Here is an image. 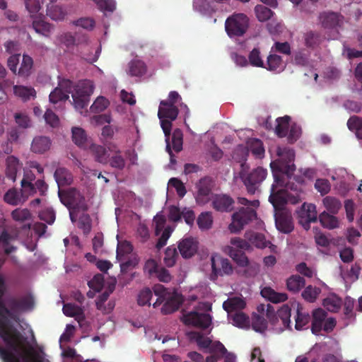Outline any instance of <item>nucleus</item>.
Returning a JSON list of instances; mask_svg holds the SVG:
<instances>
[{
  "label": "nucleus",
  "mask_w": 362,
  "mask_h": 362,
  "mask_svg": "<svg viewBox=\"0 0 362 362\" xmlns=\"http://www.w3.org/2000/svg\"><path fill=\"white\" fill-rule=\"evenodd\" d=\"M109 105V101L103 96L98 97L90 107V110L94 113L104 111Z\"/></svg>",
  "instance_id": "4d7b16f0"
},
{
  "label": "nucleus",
  "mask_w": 362,
  "mask_h": 362,
  "mask_svg": "<svg viewBox=\"0 0 362 362\" xmlns=\"http://www.w3.org/2000/svg\"><path fill=\"white\" fill-rule=\"evenodd\" d=\"M298 222L305 229L310 228V223L317 221V213L313 204L304 203L297 211Z\"/></svg>",
  "instance_id": "2eb2a0df"
},
{
  "label": "nucleus",
  "mask_w": 362,
  "mask_h": 362,
  "mask_svg": "<svg viewBox=\"0 0 362 362\" xmlns=\"http://www.w3.org/2000/svg\"><path fill=\"white\" fill-rule=\"evenodd\" d=\"M88 147L94 156L96 161L100 163H106L107 162L108 155L104 147L94 144H90Z\"/></svg>",
  "instance_id": "58836bf2"
},
{
  "label": "nucleus",
  "mask_w": 362,
  "mask_h": 362,
  "mask_svg": "<svg viewBox=\"0 0 362 362\" xmlns=\"http://www.w3.org/2000/svg\"><path fill=\"white\" fill-rule=\"evenodd\" d=\"M63 313L66 316L74 317L78 322H82L85 319L83 308L72 303L64 305Z\"/></svg>",
  "instance_id": "c85d7f7f"
},
{
  "label": "nucleus",
  "mask_w": 362,
  "mask_h": 362,
  "mask_svg": "<svg viewBox=\"0 0 362 362\" xmlns=\"http://www.w3.org/2000/svg\"><path fill=\"white\" fill-rule=\"evenodd\" d=\"M153 291L158 298L153 304V306L156 308L162 303H164L161 308V313L163 314H170L178 309L181 303V298L177 293L171 292L160 284L155 285Z\"/></svg>",
  "instance_id": "423d86ee"
},
{
  "label": "nucleus",
  "mask_w": 362,
  "mask_h": 362,
  "mask_svg": "<svg viewBox=\"0 0 362 362\" xmlns=\"http://www.w3.org/2000/svg\"><path fill=\"white\" fill-rule=\"evenodd\" d=\"M35 180V175L31 172L25 173L24 177L21 180V187L23 188V192H28L33 194L35 192L34 185L32 181Z\"/></svg>",
  "instance_id": "8fccbe9b"
},
{
  "label": "nucleus",
  "mask_w": 362,
  "mask_h": 362,
  "mask_svg": "<svg viewBox=\"0 0 362 362\" xmlns=\"http://www.w3.org/2000/svg\"><path fill=\"white\" fill-rule=\"evenodd\" d=\"M249 60L251 65L254 66L262 67L264 65L263 61L260 57V52L258 49H253L250 55Z\"/></svg>",
  "instance_id": "774afa93"
},
{
  "label": "nucleus",
  "mask_w": 362,
  "mask_h": 362,
  "mask_svg": "<svg viewBox=\"0 0 362 362\" xmlns=\"http://www.w3.org/2000/svg\"><path fill=\"white\" fill-rule=\"evenodd\" d=\"M212 206L219 211H228L232 210L233 201L226 195H215L212 199Z\"/></svg>",
  "instance_id": "5701e85b"
},
{
  "label": "nucleus",
  "mask_w": 362,
  "mask_h": 362,
  "mask_svg": "<svg viewBox=\"0 0 362 362\" xmlns=\"http://www.w3.org/2000/svg\"><path fill=\"white\" fill-rule=\"evenodd\" d=\"M245 306V300L240 297L230 298L223 303V307L228 313V315H231L236 312H240Z\"/></svg>",
  "instance_id": "393cba45"
},
{
  "label": "nucleus",
  "mask_w": 362,
  "mask_h": 362,
  "mask_svg": "<svg viewBox=\"0 0 362 362\" xmlns=\"http://www.w3.org/2000/svg\"><path fill=\"white\" fill-rule=\"evenodd\" d=\"M30 195L28 192H23V188L21 192L11 189L5 194L4 200L11 205H18L24 203Z\"/></svg>",
  "instance_id": "4be33fe9"
},
{
  "label": "nucleus",
  "mask_w": 362,
  "mask_h": 362,
  "mask_svg": "<svg viewBox=\"0 0 362 362\" xmlns=\"http://www.w3.org/2000/svg\"><path fill=\"white\" fill-rule=\"evenodd\" d=\"M72 140L75 144L82 148H87L90 144L85 131L80 127L72 128Z\"/></svg>",
  "instance_id": "473e14b6"
},
{
  "label": "nucleus",
  "mask_w": 362,
  "mask_h": 362,
  "mask_svg": "<svg viewBox=\"0 0 362 362\" xmlns=\"http://www.w3.org/2000/svg\"><path fill=\"white\" fill-rule=\"evenodd\" d=\"M319 220L324 228L329 230L338 228L339 225L338 218L326 211L319 215Z\"/></svg>",
  "instance_id": "2f4dec72"
},
{
  "label": "nucleus",
  "mask_w": 362,
  "mask_h": 362,
  "mask_svg": "<svg viewBox=\"0 0 362 362\" xmlns=\"http://www.w3.org/2000/svg\"><path fill=\"white\" fill-rule=\"evenodd\" d=\"M114 287L110 288L109 291H106L103 293L96 300V307L97 309L101 311L103 313H109L111 312L114 307L115 303L112 301H109L107 304L105 302L107 301L110 294L112 292Z\"/></svg>",
  "instance_id": "b1692460"
},
{
  "label": "nucleus",
  "mask_w": 362,
  "mask_h": 362,
  "mask_svg": "<svg viewBox=\"0 0 362 362\" xmlns=\"http://www.w3.org/2000/svg\"><path fill=\"white\" fill-rule=\"evenodd\" d=\"M177 250L174 246L168 247L165 252L163 259L164 263L167 267H173L175 265L177 258Z\"/></svg>",
  "instance_id": "6e6d98bb"
},
{
  "label": "nucleus",
  "mask_w": 362,
  "mask_h": 362,
  "mask_svg": "<svg viewBox=\"0 0 362 362\" xmlns=\"http://www.w3.org/2000/svg\"><path fill=\"white\" fill-rule=\"evenodd\" d=\"M305 280L303 277L298 275H293L287 279V288L293 293L298 292L304 286Z\"/></svg>",
  "instance_id": "a19ab883"
},
{
  "label": "nucleus",
  "mask_w": 362,
  "mask_h": 362,
  "mask_svg": "<svg viewBox=\"0 0 362 362\" xmlns=\"http://www.w3.org/2000/svg\"><path fill=\"white\" fill-rule=\"evenodd\" d=\"M252 327L256 332H263L267 329V322L262 316L255 315L252 317Z\"/></svg>",
  "instance_id": "bf43d9fd"
},
{
  "label": "nucleus",
  "mask_w": 362,
  "mask_h": 362,
  "mask_svg": "<svg viewBox=\"0 0 362 362\" xmlns=\"http://www.w3.org/2000/svg\"><path fill=\"white\" fill-rule=\"evenodd\" d=\"M104 284V277L103 274H98L93 276V278L88 281L89 287L97 291H100Z\"/></svg>",
  "instance_id": "0e129e2a"
},
{
  "label": "nucleus",
  "mask_w": 362,
  "mask_h": 362,
  "mask_svg": "<svg viewBox=\"0 0 362 362\" xmlns=\"http://www.w3.org/2000/svg\"><path fill=\"white\" fill-rule=\"evenodd\" d=\"M342 304L341 299L334 294L328 296L323 300L324 307L330 312H337Z\"/></svg>",
  "instance_id": "ea45409f"
},
{
  "label": "nucleus",
  "mask_w": 362,
  "mask_h": 362,
  "mask_svg": "<svg viewBox=\"0 0 362 362\" xmlns=\"http://www.w3.org/2000/svg\"><path fill=\"white\" fill-rule=\"evenodd\" d=\"M321 289L315 286H308L302 293V297L309 303H313L317 298Z\"/></svg>",
  "instance_id": "3c124183"
},
{
  "label": "nucleus",
  "mask_w": 362,
  "mask_h": 362,
  "mask_svg": "<svg viewBox=\"0 0 362 362\" xmlns=\"http://www.w3.org/2000/svg\"><path fill=\"white\" fill-rule=\"evenodd\" d=\"M178 112V108L175 105L170 104L165 100L160 101L158 117L160 119V126L164 132L166 142L170 139L172 122L177 119Z\"/></svg>",
  "instance_id": "1a4fd4ad"
},
{
  "label": "nucleus",
  "mask_w": 362,
  "mask_h": 362,
  "mask_svg": "<svg viewBox=\"0 0 362 362\" xmlns=\"http://www.w3.org/2000/svg\"><path fill=\"white\" fill-rule=\"evenodd\" d=\"M199 228L202 230H209L213 224V217L211 212H203L197 218Z\"/></svg>",
  "instance_id": "09e8293b"
},
{
  "label": "nucleus",
  "mask_w": 362,
  "mask_h": 362,
  "mask_svg": "<svg viewBox=\"0 0 362 362\" xmlns=\"http://www.w3.org/2000/svg\"><path fill=\"white\" fill-rule=\"evenodd\" d=\"M305 45L309 47H314L320 44V37L317 33L310 31L304 35Z\"/></svg>",
  "instance_id": "680f3d73"
},
{
  "label": "nucleus",
  "mask_w": 362,
  "mask_h": 362,
  "mask_svg": "<svg viewBox=\"0 0 362 362\" xmlns=\"http://www.w3.org/2000/svg\"><path fill=\"white\" fill-rule=\"evenodd\" d=\"M247 148L239 146L235 152V156L240 153L243 156V160H238L239 162H245L246 157L248 154L247 151H250L252 154L257 158H261L264 156V148L262 145V142L257 139H250L247 142ZM235 159H238L237 157L234 156Z\"/></svg>",
  "instance_id": "dca6fc26"
},
{
  "label": "nucleus",
  "mask_w": 362,
  "mask_h": 362,
  "mask_svg": "<svg viewBox=\"0 0 362 362\" xmlns=\"http://www.w3.org/2000/svg\"><path fill=\"white\" fill-rule=\"evenodd\" d=\"M152 297L151 291L148 288H144L140 291L138 296V303L140 305H150V300Z\"/></svg>",
  "instance_id": "338daca9"
},
{
  "label": "nucleus",
  "mask_w": 362,
  "mask_h": 362,
  "mask_svg": "<svg viewBox=\"0 0 362 362\" xmlns=\"http://www.w3.org/2000/svg\"><path fill=\"white\" fill-rule=\"evenodd\" d=\"M21 168L18 160L14 156H8L6 159V174L8 178L12 181L16 180V173Z\"/></svg>",
  "instance_id": "c9c22d12"
},
{
  "label": "nucleus",
  "mask_w": 362,
  "mask_h": 362,
  "mask_svg": "<svg viewBox=\"0 0 362 362\" xmlns=\"http://www.w3.org/2000/svg\"><path fill=\"white\" fill-rule=\"evenodd\" d=\"M347 126L351 131H356V136L362 139V118L351 117L347 122Z\"/></svg>",
  "instance_id": "603ef678"
},
{
  "label": "nucleus",
  "mask_w": 362,
  "mask_h": 362,
  "mask_svg": "<svg viewBox=\"0 0 362 362\" xmlns=\"http://www.w3.org/2000/svg\"><path fill=\"white\" fill-rule=\"evenodd\" d=\"M192 334L198 346L206 349V352L209 354L205 362H235V356L228 353L221 342H213L209 338L198 332H194Z\"/></svg>",
  "instance_id": "20e7f679"
},
{
  "label": "nucleus",
  "mask_w": 362,
  "mask_h": 362,
  "mask_svg": "<svg viewBox=\"0 0 362 362\" xmlns=\"http://www.w3.org/2000/svg\"><path fill=\"white\" fill-rule=\"evenodd\" d=\"M94 90V84L89 80L79 81L75 86L69 79L60 80L58 86L49 94V101L53 104L66 100L69 98L68 93H71L72 105L76 110L81 114L86 113V109L90 101V96Z\"/></svg>",
  "instance_id": "f03ea898"
},
{
  "label": "nucleus",
  "mask_w": 362,
  "mask_h": 362,
  "mask_svg": "<svg viewBox=\"0 0 362 362\" xmlns=\"http://www.w3.org/2000/svg\"><path fill=\"white\" fill-rule=\"evenodd\" d=\"M197 241L192 237L183 238L178 244L180 253L185 259L192 257L197 252Z\"/></svg>",
  "instance_id": "aec40b11"
},
{
  "label": "nucleus",
  "mask_w": 362,
  "mask_h": 362,
  "mask_svg": "<svg viewBox=\"0 0 362 362\" xmlns=\"http://www.w3.org/2000/svg\"><path fill=\"white\" fill-rule=\"evenodd\" d=\"M286 188L277 190L274 184L272 185L269 200L274 209L282 207L286 202L296 204L303 199L300 186L288 184Z\"/></svg>",
  "instance_id": "39448f33"
},
{
  "label": "nucleus",
  "mask_w": 362,
  "mask_h": 362,
  "mask_svg": "<svg viewBox=\"0 0 362 362\" xmlns=\"http://www.w3.org/2000/svg\"><path fill=\"white\" fill-rule=\"evenodd\" d=\"M47 15L54 21H62L64 18L66 12L58 5L48 4L47 6Z\"/></svg>",
  "instance_id": "79ce46f5"
},
{
  "label": "nucleus",
  "mask_w": 362,
  "mask_h": 362,
  "mask_svg": "<svg viewBox=\"0 0 362 362\" xmlns=\"http://www.w3.org/2000/svg\"><path fill=\"white\" fill-rule=\"evenodd\" d=\"M11 216L16 221L23 222L31 218V214L27 209H16L12 211Z\"/></svg>",
  "instance_id": "052dcab7"
},
{
  "label": "nucleus",
  "mask_w": 362,
  "mask_h": 362,
  "mask_svg": "<svg viewBox=\"0 0 362 362\" xmlns=\"http://www.w3.org/2000/svg\"><path fill=\"white\" fill-rule=\"evenodd\" d=\"M245 238L248 242L258 248L262 249L267 247L268 244H269V242L265 239L264 235L262 233L247 231L245 233Z\"/></svg>",
  "instance_id": "c756f323"
},
{
  "label": "nucleus",
  "mask_w": 362,
  "mask_h": 362,
  "mask_svg": "<svg viewBox=\"0 0 362 362\" xmlns=\"http://www.w3.org/2000/svg\"><path fill=\"white\" fill-rule=\"evenodd\" d=\"M155 224V234L160 236L156 245L158 250L161 249L167 243L173 229L170 226L165 227V218L163 215L157 214L153 219Z\"/></svg>",
  "instance_id": "f8f14e48"
},
{
  "label": "nucleus",
  "mask_w": 362,
  "mask_h": 362,
  "mask_svg": "<svg viewBox=\"0 0 362 362\" xmlns=\"http://www.w3.org/2000/svg\"><path fill=\"white\" fill-rule=\"evenodd\" d=\"M228 318L232 320V324L240 328L247 327L249 326V318L242 312H236L228 315Z\"/></svg>",
  "instance_id": "c03bdc74"
},
{
  "label": "nucleus",
  "mask_w": 362,
  "mask_h": 362,
  "mask_svg": "<svg viewBox=\"0 0 362 362\" xmlns=\"http://www.w3.org/2000/svg\"><path fill=\"white\" fill-rule=\"evenodd\" d=\"M52 146V141L48 136H37L32 141L30 150L32 152L42 154L49 151Z\"/></svg>",
  "instance_id": "412c9836"
},
{
  "label": "nucleus",
  "mask_w": 362,
  "mask_h": 362,
  "mask_svg": "<svg viewBox=\"0 0 362 362\" xmlns=\"http://www.w3.org/2000/svg\"><path fill=\"white\" fill-rule=\"evenodd\" d=\"M315 187L322 195H324L329 192L330 184L327 180L317 179L315 181Z\"/></svg>",
  "instance_id": "69168bd1"
},
{
  "label": "nucleus",
  "mask_w": 362,
  "mask_h": 362,
  "mask_svg": "<svg viewBox=\"0 0 362 362\" xmlns=\"http://www.w3.org/2000/svg\"><path fill=\"white\" fill-rule=\"evenodd\" d=\"M282 207L274 209L275 222L277 229L284 233H291L293 230V223L291 214L288 211L281 210Z\"/></svg>",
  "instance_id": "6ab92c4d"
},
{
  "label": "nucleus",
  "mask_w": 362,
  "mask_h": 362,
  "mask_svg": "<svg viewBox=\"0 0 362 362\" xmlns=\"http://www.w3.org/2000/svg\"><path fill=\"white\" fill-rule=\"evenodd\" d=\"M238 202L244 206L232 215V222L228 226V230L232 233H240L247 224L255 219V209L259 206L257 199L249 201L246 198L238 197Z\"/></svg>",
  "instance_id": "7ed1b4c3"
},
{
  "label": "nucleus",
  "mask_w": 362,
  "mask_h": 362,
  "mask_svg": "<svg viewBox=\"0 0 362 362\" xmlns=\"http://www.w3.org/2000/svg\"><path fill=\"white\" fill-rule=\"evenodd\" d=\"M172 144L173 149L179 152L182 148V133L180 129H175L172 136Z\"/></svg>",
  "instance_id": "e2e57ef3"
},
{
  "label": "nucleus",
  "mask_w": 362,
  "mask_h": 362,
  "mask_svg": "<svg viewBox=\"0 0 362 362\" xmlns=\"http://www.w3.org/2000/svg\"><path fill=\"white\" fill-rule=\"evenodd\" d=\"M277 316L282 321L283 325L286 327H289L291 320V308L285 304L277 311Z\"/></svg>",
  "instance_id": "13d9d810"
},
{
  "label": "nucleus",
  "mask_w": 362,
  "mask_h": 362,
  "mask_svg": "<svg viewBox=\"0 0 362 362\" xmlns=\"http://www.w3.org/2000/svg\"><path fill=\"white\" fill-rule=\"evenodd\" d=\"M322 204L327 211L332 214L338 213L341 206L340 202L332 197H325L322 199Z\"/></svg>",
  "instance_id": "a18cd8bd"
},
{
  "label": "nucleus",
  "mask_w": 362,
  "mask_h": 362,
  "mask_svg": "<svg viewBox=\"0 0 362 362\" xmlns=\"http://www.w3.org/2000/svg\"><path fill=\"white\" fill-rule=\"evenodd\" d=\"M241 170L239 175L246 187L247 191L251 194H254L259 187L262 182L267 176V170L262 167H257L252 170L250 173L246 172L248 168L245 162L240 164Z\"/></svg>",
  "instance_id": "0eeeda50"
},
{
  "label": "nucleus",
  "mask_w": 362,
  "mask_h": 362,
  "mask_svg": "<svg viewBox=\"0 0 362 362\" xmlns=\"http://www.w3.org/2000/svg\"><path fill=\"white\" fill-rule=\"evenodd\" d=\"M290 117L285 116L276 119V126L275 127V132L279 137L285 136L288 133V128L289 127Z\"/></svg>",
  "instance_id": "49530a36"
},
{
  "label": "nucleus",
  "mask_w": 362,
  "mask_h": 362,
  "mask_svg": "<svg viewBox=\"0 0 362 362\" xmlns=\"http://www.w3.org/2000/svg\"><path fill=\"white\" fill-rule=\"evenodd\" d=\"M267 69L270 71H280L284 69L281 57L276 54H270L267 57Z\"/></svg>",
  "instance_id": "de8ad7c7"
},
{
  "label": "nucleus",
  "mask_w": 362,
  "mask_h": 362,
  "mask_svg": "<svg viewBox=\"0 0 362 362\" xmlns=\"http://www.w3.org/2000/svg\"><path fill=\"white\" fill-rule=\"evenodd\" d=\"M146 66L141 60H134L129 64V74L132 76H141L146 73Z\"/></svg>",
  "instance_id": "5fc2aeb1"
},
{
  "label": "nucleus",
  "mask_w": 362,
  "mask_h": 362,
  "mask_svg": "<svg viewBox=\"0 0 362 362\" xmlns=\"http://www.w3.org/2000/svg\"><path fill=\"white\" fill-rule=\"evenodd\" d=\"M214 186V182L211 178L204 177L197 184V193L196 201L199 204H205L212 200L214 194L212 189Z\"/></svg>",
  "instance_id": "ddd939ff"
},
{
  "label": "nucleus",
  "mask_w": 362,
  "mask_h": 362,
  "mask_svg": "<svg viewBox=\"0 0 362 362\" xmlns=\"http://www.w3.org/2000/svg\"><path fill=\"white\" fill-rule=\"evenodd\" d=\"M182 321L186 325L206 328L210 325L211 319L208 314L192 311L183 315Z\"/></svg>",
  "instance_id": "a211bd4d"
},
{
  "label": "nucleus",
  "mask_w": 362,
  "mask_h": 362,
  "mask_svg": "<svg viewBox=\"0 0 362 362\" xmlns=\"http://www.w3.org/2000/svg\"><path fill=\"white\" fill-rule=\"evenodd\" d=\"M276 155L278 159L270 163L273 171H278L288 176L291 175L295 170L296 167L293 163L295 153L293 150L287 147H277Z\"/></svg>",
  "instance_id": "6e6552de"
},
{
  "label": "nucleus",
  "mask_w": 362,
  "mask_h": 362,
  "mask_svg": "<svg viewBox=\"0 0 362 362\" xmlns=\"http://www.w3.org/2000/svg\"><path fill=\"white\" fill-rule=\"evenodd\" d=\"M211 262L212 269L211 279L212 280H216L218 276L230 275L233 272L230 261L218 255H213L211 257Z\"/></svg>",
  "instance_id": "9b49d317"
},
{
  "label": "nucleus",
  "mask_w": 362,
  "mask_h": 362,
  "mask_svg": "<svg viewBox=\"0 0 362 362\" xmlns=\"http://www.w3.org/2000/svg\"><path fill=\"white\" fill-rule=\"evenodd\" d=\"M132 252V245L127 241L119 242L117 248V259L121 262L122 272H125L129 267H134L136 264L135 259H129L128 255Z\"/></svg>",
  "instance_id": "4468645a"
},
{
  "label": "nucleus",
  "mask_w": 362,
  "mask_h": 362,
  "mask_svg": "<svg viewBox=\"0 0 362 362\" xmlns=\"http://www.w3.org/2000/svg\"><path fill=\"white\" fill-rule=\"evenodd\" d=\"M33 65V59L30 56L24 54L21 66L17 73L18 75L22 77H28L31 73Z\"/></svg>",
  "instance_id": "37998d69"
},
{
  "label": "nucleus",
  "mask_w": 362,
  "mask_h": 362,
  "mask_svg": "<svg viewBox=\"0 0 362 362\" xmlns=\"http://www.w3.org/2000/svg\"><path fill=\"white\" fill-rule=\"evenodd\" d=\"M262 296L272 303H278L287 300L288 296L285 293H278L269 287H265L261 291Z\"/></svg>",
  "instance_id": "7c9ffc66"
},
{
  "label": "nucleus",
  "mask_w": 362,
  "mask_h": 362,
  "mask_svg": "<svg viewBox=\"0 0 362 362\" xmlns=\"http://www.w3.org/2000/svg\"><path fill=\"white\" fill-rule=\"evenodd\" d=\"M327 313L326 312L318 308L313 313V321H312V332L313 334H318L322 329V325L326 320Z\"/></svg>",
  "instance_id": "a878e982"
},
{
  "label": "nucleus",
  "mask_w": 362,
  "mask_h": 362,
  "mask_svg": "<svg viewBox=\"0 0 362 362\" xmlns=\"http://www.w3.org/2000/svg\"><path fill=\"white\" fill-rule=\"evenodd\" d=\"M319 22L321 26L326 30L337 29L344 23V18L338 13L325 11L320 14Z\"/></svg>",
  "instance_id": "f3484780"
},
{
  "label": "nucleus",
  "mask_w": 362,
  "mask_h": 362,
  "mask_svg": "<svg viewBox=\"0 0 362 362\" xmlns=\"http://www.w3.org/2000/svg\"><path fill=\"white\" fill-rule=\"evenodd\" d=\"M65 194L69 205L78 208L82 206L84 198L79 191L74 188H71L68 189Z\"/></svg>",
  "instance_id": "f704fd0d"
},
{
  "label": "nucleus",
  "mask_w": 362,
  "mask_h": 362,
  "mask_svg": "<svg viewBox=\"0 0 362 362\" xmlns=\"http://www.w3.org/2000/svg\"><path fill=\"white\" fill-rule=\"evenodd\" d=\"M12 237L5 230L0 233V246L6 254L14 251L9 245ZM4 259L0 257V268ZM5 281L0 276V337L5 347H0V358L4 362H49L43 353L35 350L28 342L27 338L14 328L11 322L17 321L20 313L30 308V300L27 298L16 300L4 297Z\"/></svg>",
  "instance_id": "f257e3e1"
},
{
  "label": "nucleus",
  "mask_w": 362,
  "mask_h": 362,
  "mask_svg": "<svg viewBox=\"0 0 362 362\" xmlns=\"http://www.w3.org/2000/svg\"><path fill=\"white\" fill-rule=\"evenodd\" d=\"M225 25L230 37L242 36L248 28V18L243 13L234 14L227 18Z\"/></svg>",
  "instance_id": "9d476101"
},
{
  "label": "nucleus",
  "mask_w": 362,
  "mask_h": 362,
  "mask_svg": "<svg viewBox=\"0 0 362 362\" xmlns=\"http://www.w3.org/2000/svg\"><path fill=\"white\" fill-rule=\"evenodd\" d=\"M293 307L296 306V316L295 317L296 325L295 327L298 330L302 329L310 320V316L308 314L302 312V307L299 305V303H294L293 304Z\"/></svg>",
  "instance_id": "4c0bfd02"
},
{
  "label": "nucleus",
  "mask_w": 362,
  "mask_h": 362,
  "mask_svg": "<svg viewBox=\"0 0 362 362\" xmlns=\"http://www.w3.org/2000/svg\"><path fill=\"white\" fill-rule=\"evenodd\" d=\"M54 178L59 187L70 185L72 181L71 173L64 168H59L56 170Z\"/></svg>",
  "instance_id": "e433bc0d"
},
{
  "label": "nucleus",
  "mask_w": 362,
  "mask_h": 362,
  "mask_svg": "<svg viewBox=\"0 0 362 362\" xmlns=\"http://www.w3.org/2000/svg\"><path fill=\"white\" fill-rule=\"evenodd\" d=\"M223 251L229 255L240 267H246L248 265L249 260L247 256L238 250H235L233 246H225Z\"/></svg>",
  "instance_id": "cd10ccee"
},
{
  "label": "nucleus",
  "mask_w": 362,
  "mask_h": 362,
  "mask_svg": "<svg viewBox=\"0 0 362 362\" xmlns=\"http://www.w3.org/2000/svg\"><path fill=\"white\" fill-rule=\"evenodd\" d=\"M13 93L24 101L34 99L36 97V91L31 86H13Z\"/></svg>",
  "instance_id": "bb28decb"
},
{
  "label": "nucleus",
  "mask_w": 362,
  "mask_h": 362,
  "mask_svg": "<svg viewBox=\"0 0 362 362\" xmlns=\"http://www.w3.org/2000/svg\"><path fill=\"white\" fill-rule=\"evenodd\" d=\"M256 17L260 22H264L272 18L274 13L268 8L262 5H257L255 8Z\"/></svg>",
  "instance_id": "864d4df0"
},
{
  "label": "nucleus",
  "mask_w": 362,
  "mask_h": 362,
  "mask_svg": "<svg viewBox=\"0 0 362 362\" xmlns=\"http://www.w3.org/2000/svg\"><path fill=\"white\" fill-rule=\"evenodd\" d=\"M33 28L36 33L45 37H49L53 29L51 24L45 22L40 18H36L33 20Z\"/></svg>",
  "instance_id": "72a5a7b5"
}]
</instances>
